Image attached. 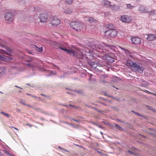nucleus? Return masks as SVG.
Here are the masks:
<instances>
[{
  "mask_svg": "<svg viewBox=\"0 0 156 156\" xmlns=\"http://www.w3.org/2000/svg\"><path fill=\"white\" fill-rule=\"evenodd\" d=\"M59 48L62 50L66 51L67 53L71 55L75 56L79 58L83 59V57L86 58V54L83 53L84 52H87L88 54L90 51L88 49H84L82 51L79 50V48H76V51H74L73 49H67L65 47H59Z\"/></svg>",
  "mask_w": 156,
  "mask_h": 156,
  "instance_id": "nucleus-1",
  "label": "nucleus"
},
{
  "mask_svg": "<svg viewBox=\"0 0 156 156\" xmlns=\"http://www.w3.org/2000/svg\"><path fill=\"white\" fill-rule=\"evenodd\" d=\"M11 50L9 48H7L6 50L0 49V59L2 61L8 62L10 61L13 59L12 57L10 56H6L4 55L6 54L8 55H11Z\"/></svg>",
  "mask_w": 156,
  "mask_h": 156,
  "instance_id": "nucleus-2",
  "label": "nucleus"
},
{
  "mask_svg": "<svg viewBox=\"0 0 156 156\" xmlns=\"http://www.w3.org/2000/svg\"><path fill=\"white\" fill-rule=\"evenodd\" d=\"M99 46H95L96 48H98L100 49H102V52L103 53H105L108 51H110V50L112 51L114 50V47L111 45H107L105 44H103L102 45H99Z\"/></svg>",
  "mask_w": 156,
  "mask_h": 156,
  "instance_id": "nucleus-3",
  "label": "nucleus"
},
{
  "mask_svg": "<svg viewBox=\"0 0 156 156\" xmlns=\"http://www.w3.org/2000/svg\"><path fill=\"white\" fill-rule=\"evenodd\" d=\"M142 65L139 63H137L134 62H132L131 67L133 70L135 72L138 71L140 73H142L143 69L142 67Z\"/></svg>",
  "mask_w": 156,
  "mask_h": 156,
  "instance_id": "nucleus-4",
  "label": "nucleus"
},
{
  "mask_svg": "<svg viewBox=\"0 0 156 156\" xmlns=\"http://www.w3.org/2000/svg\"><path fill=\"white\" fill-rule=\"evenodd\" d=\"M105 36L108 38L115 37L117 35V32L115 30L112 29L106 31L105 33Z\"/></svg>",
  "mask_w": 156,
  "mask_h": 156,
  "instance_id": "nucleus-5",
  "label": "nucleus"
},
{
  "mask_svg": "<svg viewBox=\"0 0 156 156\" xmlns=\"http://www.w3.org/2000/svg\"><path fill=\"white\" fill-rule=\"evenodd\" d=\"M102 58L108 62H112L114 61L115 55L113 53H108L102 56Z\"/></svg>",
  "mask_w": 156,
  "mask_h": 156,
  "instance_id": "nucleus-6",
  "label": "nucleus"
},
{
  "mask_svg": "<svg viewBox=\"0 0 156 156\" xmlns=\"http://www.w3.org/2000/svg\"><path fill=\"white\" fill-rule=\"evenodd\" d=\"M70 25L71 27L77 31L80 30V28L82 27L81 23L77 21L72 22L70 23Z\"/></svg>",
  "mask_w": 156,
  "mask_h": 156,
  "instance_id": "nucleus-7",
  "label": "nucleus"
},
{
  "mask_svg": "<svg viewBox=\"0 0 156 156\" xmlns=\"http://www.w3.org/2000/svg\"><path fill=\"white\" fill-rule=\"evenodd\" d=\"M120 20L123 23H129L132 20V17L130 16L124 15L121 17Z\"/></svg>",
  "mask_w": 156,
  "mask_h": 156,
  "instance_id": "nucleus-8",
  "label": "nucleus"
},
{
  "mask_svg": "<svg viewBox=\"0 0 156 156\" xmlns=\"http://www.w3.org/2000/svg\"><path fill=\"white\" fill-rule=\"evenodd\" d=\"M13 15L12 13L10 12H6L5 13V18L6 21L9 22L12 21L13 19Z\"/></svg>",
  "mask_w": 156,
  "mask_h": 156,
  "instance_id": "nucleus-9",
  "label": "nucleus"
},
{
  "mask_svg": "<svg viewBox=\"0 0 156 156\" xmlns=\"http://www.w3.org/2000/svg\"><path fill=\"white\" fill-rule=\"evenodd\" d=\"M60 23V20L56 17H54L51 20V23L53 26H57Z\"/></svg>",
  "mask_w": 156,
  "mask_h": 156,
  "instance_id": "nucleus-10",
  "label": "nucleus"
},
{
  "mask_svg": "<svg viewBox=\"0 0 156 156\" xmlns=\"http://www.w3.org/2000/svg\"><path fill=\"white\" fill-rule=\"evenodd\" d=\"M132 43L135 44H139L141 41L140 38L137 37H133L131 38Z\"/></svg>",
  "mask_w": 156,
  "mask_h": 156,
  "instance_id": "nucleus-11",
  "label": "nucleus"
},
{
  "mask_svg": "<svg viewBox=\"0 0 156 156\" xmlns=\"http://www.w3.org/2000/svg\"><path fill=\"white\" fill-rule=\"evenodd\" d=\"M147 39L150 41H152L156 40V35L154 34H149L147 35Z\"/></svg>",
  "mask_w": 156,
  "mask_h": 156,
  "instance_id": "nucleus-12",
  "label": "nucleus"
},
{
  "mask_svg": "<svg viewBox=\"0 0 156 156\" xmlns=\"http://www.w3.org/2000/svg\"><path fill=\"white\" fill-rule=\"evenodd\" d=\"M47 16L45 14H42L40 15V21L42 22H46L47 20Z\"/></svg>",
  "mask_w": 156,
  "mask_h": 156,
  "instance_id": "nucleus-13",
  "label": "nucleus"
},
{
  "mask_svg": "<svg viewBox=\"0 0 156 156\" xmlns=\"http://www.w3.org/2000/svg\"><path fill=\"white\" fill-rule=\"evenodd\" d=\"M103 3L104 5L106 7H108L110 8L113 7L112 6L111 4V2L107 0H104Z\"/></svg>",
  "mask_w": 156,
  "mask_h": 156,
  "instance_id": "nucleus-14",
  "label": "nucleus"
},
{
  "mask_svg": "<svg viewBox=\"0 0 156 156\" xmlns=\"http://www.w3.org/2000/svg\"><path fill=\"white\" fill-rule=\"evenodd\" d=\"M139 10L141 13H146L147 11L146 8L144 6H140L139 8Z\"/></svg>",
  "mask_w": 156,
  "mask_h": 156,
  "instance_id": "nucleus-15",
  "label": "nucleus"
},
{
  "mask_svg": "<svg viewBox=\"0 0 156 156\" xmlns=\"http://www.w3.org/2000/svg\"><path fill=\"white\" fill-rule=\"evenodd\" d=\"M31 47L34 48L37 52H42V47L38 48L37 46L31 44Z\"/></svg>",
  "mask_w": 156,
  "mask_h": 156,
  "instance_id": "nucleus-16",
  "label": "nucleus"
},
{
  "mask_svg": "<svg viewBox=\"0 0 156 156\" xmlns=\"http://www.w3.org/2000/svg\"><path fill=\"white\" fill-rule=\"evenodd\" d=\"M27 66L29 67L30 68H34L37 65L36 63L34 64L32 63H29L27 64Z\"/></svg>",
  "mask_w": 156,
  "mask_h": 156,
  "instance_id": "nucleus-17",
  "label": "nucleus"
},
{
  "mask_svg": "<svg viewBox=\"0 0 156 156\" xmlns=\"http://www.w3.org/2000/svg\"><path fill=\"white\" fill-rule=\"evenodd\" d=\"M149 85V83L143 80L142 81L141 85L142 87H147Z\"/></svg>",
  "mask_w": 156,
  "mask_h": 156,
  "instance_id": "nucleus-18",
  "label": "nucleus"
},
{
  "mask_svg": "<svg viewBox=\"0 0 156 156\" xmlns=\"http://www.w3.org/2000/svg\"><path fill=\"white\" fill-rule=\"evenodd\" d=\"M86 20H87L90 23H92V22H94L96 20L94 19L92 17H89Z\"/></svg>",
  "mask_w": 156,
  "mask_h": 156,
  "instance_id": "nucleus-19",
  "label": "nucleus"
},
{
  "mask_svg": "<svg viewBox=\"0 0 156 156\" xmlns=\"http://www.w3.org/2000/svg\"><path fill=\"white\" fill-rule=\"evenodd\" d=\"M90 66L96 68V67L97 63L94 62H90Z\"/></svg>",
  "mask_w": 156,
  "mask_h": 156,
  "instance_id": "nucleus-20",
  "label": "nucleus"
},
{
  "mask_svg": "<svg viewBox=\"0 0 156 156\" xmlns=\"http://www.w3.org/2000/svg\"><path fill=\"white\" fill-rule=\"evenodd\" d=\"M65 2L68 4H71L73 2V0H65Z\"/></svg>",
  "mask_w": 156,
  "mask_h": 156,
  "instance_id": "nucleus-21",
  "label": "nucleus"
},
{
  "mask_svg": "<svg viewBox=\"0 0 156 156\" xmlns=\"http://www.w3.org/2000/svg\"><path fill=\"white\" fill-rule=\"evenodd\" d=\"M126 6H127V8H128V9H132L134 7L133 6H132L130 4H127Z\"/></svg>",
  "mask_w": 156,
  "mask_h": 156,
  "instance_id": "nucleus-22",
  "label": "nucleus"
},
{
  "mask_svg": "<svg viewBox=\"0 0 156 156\" xmlns=\"http://www.w3.org/2000/svg\"><path fill=\"white\" fill-rule=\"evenodd\" d=\"M1 113L3 114V115H5V116H6L8 118L9 117V114L5 113V112H1Z\"/></svg>",
  "mask_w": 156,
  "mask_h": 156,
  "instance_id": "nucleus-23",
  "label": "nucleus"
},
{
  "mask_svg": "<svg viewBox=\"0 0 156 156\" xmlns=\"http://www.w3.org/2000/svg\"><path fill=\"white\" fill-rule=\"evenodd\" d=\"M19 103L23 104L24 105H27L25 104V101L23 100H21L19 101Z\"/></svg>",
  "mask_w": 156,
  "mask_h": 156,
  "instance_id": "nucleus-24",
  "label": "nucleus"
},
{
  "mask_svg": "<svg viewBox=\"0 0 156 156\" xmlns=\"http://www.w3.org/2000/svg\"><path fill=\"white\" fill-rule=\"evenodd\" d=\"M58 148L62 150H64L66 152H68V153H69V151L66 150L64 148H62V147H59Z\"/></svg>",
  "mask_w": 156,
  "mask_h": 156,
  "instance_id": "nucleus-25",
  "label": "nucleus"
},
{
  "mask_svg": "<svg viewBox=\"0 0 156 156\" xmlns=\"http://www.w3.org/2000/svg\"><path fill=\"white\" fill-rule=\"evenodd\" d=\"M131 65H132V63L131 64V63H130L127 62L126 63V65L128 66H129V67L130 66H131Z\"/></svg>",
  "mask_w": 156,
  "mask_h": 156,
  "instance_id": "nucleus-26",
  "label": "nucleus"
},
{
  "mask_svg": "<svg viewBox=\"0 0 156 156\" xmlns=\"http://www.w3.org/2000/svg\"><path fill=\"white\" fill-rule=\"evenodd\" d=\"M27 94V95H28L32 97H33V98H37V97L33 95H32V94Z\"/></svg>",
  "mask_w": 156,
  "mask_h": 156,
  "instance_id": "nucleus-27",
  "label": "nucleus"
},
{
  "mask_svg": "<svg viewBox=\"0 0 156 156\" xmlns=\"http://www.w3.org/2000/svg\"><path fill=\"white\" fill-rule=\"evenodd\" d=\"M124 51L127 54H128V53L129 52V51L128 50H126V49H124Z\"/></svg>",
  "mask_w": 156,
  "mask_h": 156,
  "instance_id": "nucleus-28",
  "label": "nucleus"
},
{
  "mask_svg": "<svg viewBox=\"0 0 156 156\" xmlns=\"http://www.w3.org/2000/svg\"><path fill=\"white\" fill-rule=\"evenodd\" d=\"M145 92H147V93H149V94H154V93H151V92H149V91H147V90H145Z\"/></svg>",
  "mask_w": 156,
  "mask_h": 156,
  "instance_id": "nucleus-29",
  "label": "nucleus"
},
{
  "mask_svg": "<svg viewBox=\"0 0 156 156\" xmlns=\"http://www.w3.org/2000/svg\"><path fill=\"white\" fill-rule=\"evenodd\" d=\"M4 46V44L0 42V47H3Z\"/></svg>",
  "mask_w": 156,
  "mask_h": 156,
  "instance_id": "nucleus-30",
  "label": "nucleus"
},
{
  "mask_svg": "<svg viewBox=\"0 0 156 156\" xmlns=\"http://www.w3.org/2000/svg\"><path fill=\"white\" fill-rule=\"evenodd\" d=\"M11 127L14 128L15 129H16V130H17L18 131L19 130L17 128H16L15 127H12V126H11Z\"/></svg>",
  "mask_w": 156,
  "mask_h": 156,
  "instance_id": "nucleus-31",
  "label": "nucleus"
},
{
  "mask_svg": "<svg viewBox=\"0 0 156 156\" xmlns=\"http://www.w3.org/2000/svg\"><path fill=\"white\" fill-rule=\"evenodd\" d=\"M11 127L14 128L15 129H16V130H17L18 131L19 130L17 128H16L15 127H12V126H11Z\"/></svg>",
  "mask_w": 156,
  "mask_h": 156,
  "instance_id": "nucleus-32",
  "label": "nucleus"
},
{
  "mask_svg": "<svg viewBox=\"0 0 156 156\" xmlns=\"http://www.w3.org/2000/svg\"><path fill=\"white\" fill-rule=\"evenodd\" d=\"M71 11H69V12H66V13H67V14H69V13H70L71 12Z\"/></svg>",
  "mask_w": 156,
  "mask_h": 156,
  "instance_id": "nucleus-33",
  "label": "nucleus"
},
{
  "mask_svg": "<svg viewBox=\"0 0 156 156\" xmlns=\"http://www.w3.org/2000/svg\"><path fill=\"white\" fill-rule=\"evenodd\" d=\"M73 120L75 121H76V122H79V121L78 120H76V119H73Z\"/></svg>",
  "mask_w": 156,
  "mask_h": 156,
  "instance_id": "nucleus-34",
  "label": "nucleus"
},
{
  "mask_svg": "<svg viewBox=\"0 0 156 156\" xmlns=\"http://www.w3.org/2000/svg\"><path fill=\"white\" fill-rule=\"evenodd\" d=\"M115 126L117 127H120V126H119L118 124H115Z\"/></svg>",
  "mask_w": 156,
  "mask_h": 156,
  "instance_id": "nucleus-35",
  "label": "nucleus"
},
{
  "mask_svg": "<svg viewBox=\"0 0 156 156\" xmlns=\"http://www.w3.org/2000/svg\"><path fill=\"white\" fill-rule=\"evenodd\" d=\"M76 146L78 147H83L82 146H80V145H76Z\"/></svg>",
  "mask_w": 156,
  "mask_h": 156,
  "instance_id": "nucleus-36",
  "label": "nucleus"
},
{
  "mask_svg": "<svg viewBox=\"0 0 156 156\" xmlns=\"http://www.w3.org/2000/svg\"><path fill=\"white\" fill-rule=\"evenodd\" d=\"M41 95H42V96H45V97H46V96H46L45 95H44V94H41Z\"/></svg>",
  "mask_w": 156,
  "mask_h": 156,
  "instance_id": "nucleus-37",
  "label": "nucleus"
},
{
  "mask_svg": "<svg viewBox=\"0 0 156 156\" xmlns=\"http://www.w3.org/2000/svg\"><path fill=\"white\" fill-rule=\"evenodd\" d=\"M27 125H28V126H30V127H31V126H31V125H29V124H27Z\"/></svg>",
  "mask_w": 156,
  "mask_h": 156,
  "instance_id": "nucleus-38",
  "label": "nucleus"
},
{
  "mask_svg": "<svg viewBox=\"0 0 156 156\" xmlns=\"http://www.w3.org/2000/svg\"><path fill=\"white\" fill-rule=\"evenodd\" d=\"M128 152H129V153H132V152L130 151H129Z\"/></svg>",
  "mask_w": 156,
  "mask_h": 156,
  "instance_id": "nucleus-39",
  "label": "nucleus"
},
{
  "mask_svg": "<svg viewBox=\"0 0 156 156\" xmlns=\"http://www.w3.org/2000/svg\"><path fill=\"white\" fill-rule=\"evenodd\" d=\"M27 105V106H29L30 107H31V108H33V107L32 106H30V105Z\"/></svg>",
  "mask_w": 156,
  "mask_h": 156,
  "instance_id": "nucleus-40",
  "label": "nucleus"
},
{
  "mask_svg": "<svg viewBox=\"0 0 156 156\" xmlns=\"http://www.w3.org/2000/svg\"><path fill=\"white\" fill-rule=\"evenodd\" d=\"M14 87H17L18 88H20V87H18L17 86H15Z\"/></svg>",
  "mask_w": 156,
  "mask_h": 156,
  "instance_id": "nucleus-41",
  "label": "nucleus"
},
{
  "mask_svg": "<svg viewBox=\"0 0 156 156\" xmlns=\"http://www.w3.org/2000/svg\"><path fill=\"white\" fill-rule=\"evenodd\" d=\"M91 48L94 49V47L93 46H91Z\"/></svg>",
  "mask_w": 156,
  "mask_h": 156,
  "instance_id": "nucleus-42",
  "label": "nucleus"
},
{
  "mask_svg": "<svg viewBox=\"0 0 156 156\" xmlns=\"http://www.w3.org/2000/svg\"><path fill=\"white\" fill-rule=\"evenodd\" d=\"M29 85L31 87H34V86L33 85Z\"/></svg>",
  "mask_w": 156,
  "mask_h": 156,
  "instance_id": "nucleus-43",
  "label": "nucleus"
},
{
  "mask_svg": "<svg viewBox=\"0 0 156 156\" xmlns=\"http://www.w3.org/2000/svg\"><path fill=\"white\" fill-rule=\"evenodd\" d=\"M67 93L68 94H72L71 93L69 92H67Z\"/></svg>",
  "mask_w": 156,
  "mask_h": 156,
  "instance_id": "nucleus-44",
  "label": "nucleus"
},
{
  "mask_svg": "<svg viewBox=\"0 0 156 156\" xmlns=\"http://www.w3.org/2000/svg\"><path fill=\"white\" fill-rule=\"evenodd\" d=\"M153 94L154 95H155V96H156V94H154H154Z\"/></svg>",
  "mask_w": 156,
  "mask_h": 156,
  "instance_id": "nucleus-45",
  "label": "nucleus"
},
{
  "mask_svg": "<svg viewBox=\"0 0 156 156\" xmlns=\"http://www.w3.org/2000/svg\"><path fill=\"white\" fill-rule=\"evenodd\" d=\"M77 93H80V92H77Z\"/></svg>",
  "mask_w": 156,
  "mask_h": 156,
  "instance_id": "nucleus-46",
  "label": "nucleus"
},
{
  "mask_svg": "<svg viewBox=\"0 0 156 156\" xmlns=\"http://www.w3.org/2000/svg\"><path fill=\"white\" fill-rule=\"evenodd\" d=\"M138 114L139 116H140V114Z\"/></svg>",
  "mask_w": 156,
  "mask_h": 156,
  "instance_id": "nucleus-47",
  "label": "nucleus"
},
{
  "mask_svg": "<svg viewBox=\"0 0 156 156\" xmlns=\"http://www.w3.org/2000/svg\"><path fill=\"white\" fill-rule=\"evenodd\" d=\"M57 66V68H58V66Z\"/></svg>",
  "mask_w": 156,
  "mask_h": 156,
  "instance_id": "nucleus-48",
  "label": "nucleus"
},
{
  "mask_svg": "<svg viewBox=\"0 0 156 156\" xmlns=\"http://www.w3.org/2000/svg\"><path fill=\"white\" fill-rule=\"evenodd\" d=\"M102 134V133L101 132H100Z\"/></svg>",
  "mask_w": 156,
  "mask_h": 156,
  "instance_id": "nucleus-49",
  "label": "nucleus"
},
{
  "mask_svg": "<svg viewBox=\"0 0 156 156\" xmlns=\"http://www.w3.org/2000/svg\"><path fill=\"white\" fill-rule=\"evenodd\" d=\"M118 90L119 89V88H116Z\"/></svg>",
  "mask_w": 156,
  "mask_h": 156,
  "instance_id": "nucleus-50",
  "label": "nucleus"
}]
</instances>
